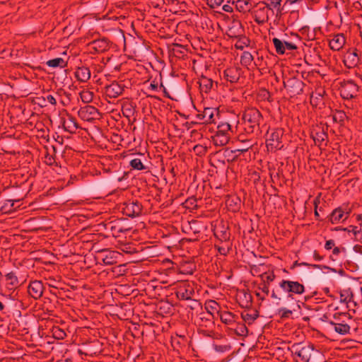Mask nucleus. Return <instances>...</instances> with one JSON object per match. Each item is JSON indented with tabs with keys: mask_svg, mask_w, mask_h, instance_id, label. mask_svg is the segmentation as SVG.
<instances>
[{
	"mask_svg": "<svg viewBox=\"0 0 362 362\" xmlns=\"http://www.w3.org/2000/svg\"><path fill=\"white\" fill-rule=\"evenodd\" d=\"M264 347L267 348V345L265 346V342L264 341H256L255 344L252 346L250 351H253L259 349H262Z\"/></svg>",
	"mask_w": 362,
	"mask_h": 362,
	"instance_id": "nucleus-41",
	"label": "nucleus"
},
{
	"mask_svg": "<svg viewBox=\"0 0 362 362\" xmlns=\"http://www.w3.org/2000/svg\"><path fill=\"white\" fill-rule=\"evenodd\" d=\"M223 10L224 11H226V12H229V13H230V12H232V11H233V8H232V6H230V5L225 4V5H223Z\"/></svg>",
	"mask_w": 362,
	"mask_h": 362,
	"instance_id": "nucleus-54",
	"label": "nucleus"
},
{
	"mask_svg": "<svg viewBox=\"0 0 362 362\" xmlns=\"http://www.w3.org/2000/svg\"><path fill=\"white\" fill-rule=\"evenodd\" d=\"M325 94V90L322 87H317L310 95V103L315 106L318 105L322 101V98Z\"/></svg>",
	"mask_w": 362,
	"mask_h": 362,
	"instance_id": "nucleus-23",
	"label": "nucleus"
},
{
	"mask_svg": "<svg viewBox=\"0 0 362 362\" xmlns=\"http://www.w3.org/2000/svg\"><path fill=\"white\" fill-rule=\"evenodd\" d=\"M282 135L283 130L281 129H276L270 134L267 139V148L269 151H276L283 148L284 145L281 142Z\"/></svg>",
	"mask_w": 362,
	"mask_h": 362,
	"instance_id": "nucleus-8",
	"label": "nucleus"
},
{
	"mask_svg": "<svg viewBox=\"0 0 362 362\" xmlns=\"http://www.w3.org/2000/svg\"><path fill=\"white\" fill-rule=\"evenodd\" d=\"M279 313L281 315V318H286L292 314V311L284 308L279 310Z\"/></svg>",
	"mask_w": 362,
	"mask_h": 362,
	"instance_id": "nucleus-44",
	"label": "nucleus"
},
{
	"mask_svg": "<svg viewBox=\"0 0 362 362\" xmlns=\"http://www.w3.org/2000/svg\"><path fill=\"white\" fill-rule=\"evenodd\" d=\"M207 1H208V4L211 8H215V7L220 6L223 1V0H207Z\"/></svg>",
	"mask_w": 362,
	"mask_h": 362,
	"instance_id": "nucleus-46",
	"label": "nucleus"
},
{
	"mask_svg": "<svg viewBox=\"0 0 362 362\" xmlns=\"http://www.w3.org/2000/svg\"><path fill=\"white\" fill-rule=\"evenodd\" d=\"M4 308V304L0 301V310L2 311Z\"/></svg>",
	"mask_w": 362,
	"mask_h": 362,
	"instance_id": "nucleus-64",
	"label": "nucleus"
},
{
	"mask_svg": "<svg viewBox=\"0 0 362 362\" xmlns=\"http://www.w3.org/2000/svg\"><path fill=\"white\" fill-rule=\"evenodd\" d=\"M46 64L48 66L53 68H64L66 66V62L61 57L50 59L47 61Z\"/></svg>",
	"mask_w": 362,
	"mask_h": 362,
	"instance_id": "nucleus-33",
	"label": "nucleus"
},
{
	"mask_svg": "<svg viewBox=\"0 0 362 362\" xmlns=\"http://www.w3.org/2000/svg\"><path fill=\"white\" fill-rule=\"evenodd\" d=\"M274 10H276V18L280 19L283 15L284 8L281 5L279 8H276Z\"/></svg>",
	"mask_w": 362,
	"mask_h": 362,
	"instance_id": "nucleus-49",
	"label": "nucleus"
},
{
	"mask_svg": "<svg viewBox=\"0 0 362 362\" xmlns=\"http://www.w3.org/2000/svg\"><path fill=\"white\" fill-rule=\"evenodd\" d=\"M346 38L343 34H337L329 40V47L332 50L338 51L345 45Z\"/></svg>",
	"mask_w": 362,
	"mask_h": 362,
	"instance_id": "nucleus-18",
	"label": "nucleus"
},
{
	"mask_svg": "<svg viewBox=\"0 0 362 362\" xmlns=\"http://www.w3.org/2000/svg\"><path fill=\"white\" fill-rule=\"evenodd\" d=\"M262 291L265 293L267 296L269 293V285H268L266 282H264L262 286L260 288Z\"/></svg>",
	"mask_w": 362,
	"mask_h": 362,
	"instance_id": "nucleus-48",
	"label": "nucleus"
},
{
	"mask_svg": "<svg viewBox=\"0 0 362 362\" xmlns=\"http://www.w3.org/2000/svg\"><path fill=\"white\" fill-rule=\"evenodd\" d=\"M62 126L64 130L69 133H74L79 128L76 119L69 115H68L66 119H63Z\"/></svg>",
	"mask_w": 362,
	"mask_h": 362,
	"instance_id": "nucleus-20",
	"label": "nucleus"
},
{
	"mask_svg": "<svg viewBox=\"0 0 362 362\" xmlns=\"http://www.w3.org/2000/svg\"><path fill=\"white\" fill-rule=\"evenodd\" d=\"M269 2L266 3L268 8L272 14L274 13V9L279 8L281 5L282 0H268Z\"/></svg>",
	"mask_w": 362,
	"mask_h": 362,
	"instance_id": "nucleus-39",
	"label": "nucleus"
},
{
	"mask_svg": "<svg viewBox=\"0 0 362 362\" xmlns=\"http://www.w3.org/2000/svg\"><path fill=\"white\" fill-rule=\"evenodd\" d=\"M9 342H10V344H11V345H10V346H8V348H9V349H12V351H13L14 349H16V348L17 349V345H16V344H14L13 341H9Z\"/></svg>",
	"mask_w": 362,
	"mask_h": 362,
	"instance_id": "nucleus-59",
	"label": "nucleus"
},
{
	"mask_svg": "<svg viewBox=\"0 0 362 362\" xmlns=\"http://www.w3.org/2000/svg\"><path fill=\"white\" fill-rule=\"evenodd\" d=\"M284 45L285 47V51L286 49L289 50V51H293V50H296L298 49V47L296 46V45L293 42L284 41Z\"/></svg>",
	"mask_w": 362,
	"mask_h": 362,
	"instance_id": "nucleus-45",
	"label": "nucleus"
},
{
	"mask_svg": "<svg viewBox=\"0 0 362 362\" xmlns=\"http://www.w3.org/2000/svg\"><path fill=\"white\" fill-rule=\"evenodd\" d=\"M142 205L137 201H129L123 204L122 212L129 217L134 218L141 215L142 212Z\"/></svg>",
	"mask_w": 362,
	"mask_h": 362,
	"instance_id": "nucleus-9",
	"label": "nucleus"
},
{
	"mask_svg": "<svg viewBox=\"0 0 362 362\" xmlns=\"http://www.w3.org/2000/svg\"><path fill=\"white\" fill-rule=\"evenodd\" d=\"M284 86L290 96L293 97L303 93L304 83L296 77H289L284 81Z\"/></svg>",
	"mask_w": 362,
	"mask_h": 362,
	"instance_id": "nucleus-5",
	"label": "nucleus"
},
{
	"mask_svg": "<svg viewBox=\"0 0 362 362\" xmlns=\"http://www.w3.org/2000/svg\"><path fill=\"white\" fill-rule=\"evenodd\" d=\"M253 61V56L249 52H244L240 57V63L244 66H250Z\"/></svg>",
	"mask_w": 362,
	"mask_h": 362,
	"instance_id": "nucleus-35",
	"label": "nucleus"
},
{
	"mask_svg": "<svg viewBox=\"0 0 362 362\" xmlns=\"http://www.w3.org/2000/svg\"><path fill=\"white\" fill-rule=\"evenodd\" d=\"M335 245V243L333 240H329L326 241L325 245V248L327 250H331Z\"/></svg>",
	"mask_w": 362,
	"mask_h": 362,
	"instance_id": "nucleus-47",
	"label": "nucleus"
},
{
	"mask_svg": "<svg viewBox=\"0 0 362 362\" xmlns=\"http://www.w3.org/2000/svg\"><path fill=\"white\" fill-rule=\"evenodd\" d=\"M125 86L118 82H112L105 87V95L110 98H116L121 95Z\"/></svg>",
	"mask_w": 362,
	"mask_h": 362,
	"instance_id": "nucleus-12",
	"label": "nucleus"
},
{
	"mask_svg": "<svg viewBox=\"0 0 362 362\" xmlns=\"http://www.w3.org/2000/svg\"><path fill=\"white\" fill-rule=\"evenodd\" d=\"M103 252L105 253L102 260L105 265H112L117 263V259L120 255L118 252L111 250H104Z\"/></svg>",
	"mask_w": 362,
	"mask_h": 362,
	"instance_id": "nucleus-22",
	"label": "nucleus"
},
{
	"mask_svg": "<svg viewBox=\"0 0 362 362\" xmlns=\"http://www.w3.org/2000/svg\"><path fill=\"white\" fill-rule=\"evenodd\" d=\"M235 6L240 12L243 13L248 12L253 8V6L250 0H238Z\"/></svg>",
	"mask_w": 362,
	"mask_h": 362,
	"instance_id": "nucleus-29",
	"label": "nucleus"
},
{
	"mask_svg": "<svg viewBox=\"0 0 362 362\" xmlns=\"http://www.w3.org/2000/svg\"><path fill=\"white\" fill-rule=\"evenodd\" d=\"M222 238L226 240L228 238V233L226 231H222Z\"/></svg>",
	"mask_w": 362,
	"mask_h": 362,
	"instance_id": "nucleus-62",
	"label": "nucleus"
},
{
	"mask_svg": "<svg viewBox=\"0 0 362 362\" xmlns=\"http://www.w3.org/2000/svg\"><path fill=\"white\" fill-rule=\"evenodd\" d=\"M199 83L201 91L205 93H209L214 86L213 80L206 76H202L199 79Z\"/></svg>",
	"mask_w": 362,
	"mask_h": 362,
	"instance_id": "nucleus-25",
	"label": "nucleus"
},
{
	"mask_svg": "<svg viewBox=\"0 0 362 362\" xmlns=\"http://www.w3.org/2000/svg\"><path fill=\"white\" fill-rule=\"evenodd\" d=\"M130 166L134 169L138 170H141L145 169V166L141 162L140 158H134L130 161Z\"/></svg>",
	"mask_w": 362,
	"mask_h": 362,
	"instance_id": "nucleus-38",
	"label": "nucleus"
},
{
	"mask_svg": "<svg viewBox=\"0 0 362 362\" xmlns=\"http://www.w3.org/2000/svg\"><path fill=\"white\" fill-rule=\"evenodd\" d=\"M243 320L248 324L252 323L259 316L257 310L245 311L241 314Z\"/></svg>",
	"mask_w": 362,
	"mask_h": 362,
	"instance_id": "nucleus-31",
	"label": "nucleus"
},
{
	"mask_svg": "<svg viewBox=\"0 0 362 362\" xmlns=\"http://www.w3.org/2000/svg\"><path fill=\"white\" fill-rule=\"evenodd\" d=\"M347 230L349 233L354 234L355 238H358V235L361 233V229L357 226H351L347 228Z\"/></svg>",
	"mask_w": 362,
	"mask_h": 362,
	"instance_id": "nucleus-42",
	"label": "nucleus"
},
{
	"mask_svg": "<svg viewBox=\"0 0 362 362\" xmlns=\"http://www.w3.org/2000/svg\"><path fill=\"white\" fill-rule=\"evenodd\" d=\"M312 138L314 140L315 144L318 146L321 147L323 145L325 146H327L326 141L327 140L328 136L324 129L313 132L312 133Z\"/></svg>",
	"mask_w": 362,
	"mask_h": 362,
	"instance_id": "nucleus-19",
	"label": "nucleus"
},
{
	"mask_svg": "<svg viewBox=\"0 0 362 362\" xmlns=\"http://www.w3.org/2000/svg\"><path fill=\"white\" fill-rule=\"evenodd\" d=\"M219 113L217 109L206 107L204 111L197 115V119L203 124L214 123Z\"/></svg>",
	"mask_w": 362,
	"mask_h": 362,
	"instance_id": "nucleus-11",
	"label": "nucleus"
},
{
	"mask_svg": "<svg viewBox=\"0 0 362 362\" xmlns=\"http://www.w3.org/2000/svg\"><path fill=\"white\" fill-rule=\"evenodd\" d=\"M20 202V199H8L5 202L4 205L1 206V210L4 213L11 212L16 209L19 205H16Z\"/></svg>",
	"mask_w": 362,
	"mask_h": 362,
	"instance_id": "nucleus-28",
	"label": "nucleus"
},
{
	"mask_svg": "<svg viewBox=\"0 0 362 362\" xmlns=\"http://www.w3.org/2000/svg\"><path fill=\"white\" fill-rule=\"evenodd\" d=\"M315 216L316 217V218L317 219L318 217H319V214L317 211V202H316V200H315Z\"/></svg>",
	"mask_w": 362,
	"mask_h": 362,
	"instance_id": "nucleus-61",
	"label": "nucleus"
},
{
	"mask_svg": "<svg viewBox=\"0 0 362 362\" xmlns=\"http://www.w3.org/2000/svg\"><path fill=\"white\" fill-rule=\"evenodd\" d=\"M232 134L231 126L226 122H220L217 126V132L213 136V142L216 146H223L226 145Z\"/></svg>",
	"mask_w": 362,
	"mask_h": 362,
	"instance_id": "nucleus-2",
	"label": "nucleus"
},
{
	"mask_svg": "<svg viewBox=\"0 0 362 362\" xmlns=\"http://www.w3.org/2000/svg\"><path fill=\"white\" fill-rule=\"evenodd\" d=\"M244 142L246 144L245 146H243V148H242L235 150V152L245 153L247 151L253 146V144H251L250 141L249 140H246Z\"/></svg>",
	"mask_w": 362,
	"mask_h": 362,
	"instance_id": "nucleus-43",
	"label": "nucleus"
},
{
	"mask_svg": "<svg viewBox=\"0 0 362 362\" xmlns=\"http://www.w3.org/2000/svg\"><path fill=\"white\" fill-rule=\"evenodd\" d=\"M218 316L222 322L226 325H231L235 322V315L228 311L220 312Z\"/></svg>",
	"mask_w": 362,
	"mask_h": 362,
	"instance_id": "nucleus-30",
	"label": "nucleus"
},
{
	"mask_svg": "<svg viewBox=\"0 0 362 362\" xmlns=\"http://www.w3.org/2000/svg\"><path fill=\"white\" fill-rule=\"evenodd\" d=\"M272 42L276 49V52L279 54H284L285 53L284 42L276 37L273 38Z\"/></svg>",
	"mask_w": 362,
	"mask_h": 362,
	"instance_id": "nucleus-34",
	"label": "nucleus"
},
{
	"mask_svg": "<svg viewBox=\"0 0 362 362\" xmlns=\"http://www.w3.org/2000/svg\"><path fill=\"white\" fill-rule=\"evenodd\" d=\"M92 48L98 53L105 52L109 49V44L105 39L96 40L91 43Z\"/></svg>",
	"mask_w": 362,
	"mask_h": 362,
	"instance_id": "nucleus-24",
	"label": "nucleus"
},
{
	"mask_svg": "<svg viewBox=\"0 0 362 362\" xmlns=\"http://www.w3.org/2000/svg\"><path fill=\"white\" fill-rule=\"evenodd\" d=\"M340 252V249L338 247H335L333 248L332 253L334 255H339Z\"/></svg>",
	"mask_w": 362,
	"mask_h": 362,
	"instance_id": "nucleus-57",
	"label": "nucleus"
},
{
	"mask_svg": "<svg viewBox=\"0 0 362 362\" xmlns=\"http://www.w3.org/2000/svg\"><path fill=\"white\" fill-rule=\"evenodd\" d=\"M234 200L235 201V205H237V204H240V199H239V198H238V197L235 198V199H234Z\"/></svg>",
	"mask_w": 362,
	"mask_h": 362,
	"instance_id": "nucleus-63",
	"label": "nucleus"
},
{
	"mask_svg": "<svg viewBox=\"0 0 362 362\" xmlns=\"http://www.w3.org/2000/svg\"><path fill=\"white\" fill-rule=\"evenodd\" d=\"M86 345L85 351L83 352L81 349H78L79 354H84L86 355H97L100 354L102 349L100 348L101 345L100 344V341H86L84 344Z\"/></svg>",
	"mask_w": 362,
	"mask_h": 362,
	"instance_id": "nucleus-14",
	"label": "nucleus"
},
{
	"mask_svg": "<svg viewBox=\"0 0 362 362\" xmlns=\"http://www.w3.org/2000/svg\"><path fill=\"white\" fill-rule=\"evenodd\" d=\"M213 349L218 354H223L231 349L230 344L227 341H218V343H213Z\"/></svg>",
	"mask_w": 362,
	"mask_h": 362,
	"instance_id": "nucleus-26",
	"label": "nucleus"
},
{
	"mask_svg": "<svg viewBox=\"0 0 362 362\" xmlns=\"http://www.w3.org/2000/svg\"><path fill=\"white\" fill-rule=\"evenodd\" d=\"M256 296L259 298L260 300H264L265 299V296H262L260 293H256Z\"/></svg>",
	"mask_w": 362,
	"mask_h": 362,
	"instance_id": "nucleus-60",
	"label": "nucleus"
},
{
	"mask_svg": "<svg viewBox=\"0 0 362 362\" xmlns=\"http://www.w3.org/2000/svg\"><path fill=\"white\" fill-rule=\"evenodd\" d=\"M75 77L80 82H86L90 78V71L86 66L78 67L74 73Z\"/></svg>",
	"mask_w": 362,
	"mask_h": 362,
	"instance_id": "nucleus-21",
	"label": "nucleus"
},
{
	"mask_svg": "<svg viewBox=\"0 0 362 362\" xmlns=\"http://www.w3.org/2000/svg\"><path fill=\"white\" fill-rule=\"evenodd\" d=\"M242 119L247 133L252 134L259 132V124L262 120V115L257 108L246 109L243 114Z\"/></svg>",
	"mask_w": 362,
	"mask_h": 362,
	"instance_id": "nucleus-1",
	"label": "nucleus"
},
{
	"mask_svg": "<svg viewBox=\"0 0 362 362\" xmlns=\"http://www.w3.org/2000/svg\"><path fill=\"white\" fill-rule=\"evenodd\" d=\"M29 295L34 299H39L43 294L44 286L41 281L35 280L28 287Z\"/></svg>",
	"mask_w": 362,
	"mask_h": 362,
	"instance_id": "nucleus-13",
	"label": "nucleus"
},
{
	"mask_svg": "<svg viewBox=\"0 0 362 362\" xmlns=\"http://www.w3.org/2000/svg\"><path fill=\"white\" fill-rule=\"evenodd\" d=\"M81 100L85 103H88L93 100V93L89 90H83L80 93Z\"/></svg>",
	"mask_w": 362,
	"mask_h": 362,
	"instance_id": "nucleus-36",
	"label": "nucleus"
},
{
	"mask_svg": "<svg viewBox=\"0 0 362 362\" xmlns=\"http://www.w3.org/2000/svg\"><path fill=\"white\" fill-rule=\"evenodd\" d=\"M47 100L50 104L55 105L57 104V100L52 95H47Z\"/></svg>",
	"mask_w": 362,
	"mask_h": 362,
	"instance_id": "nucleus-52",
	"label": "nucleus"
},
{
	"mask_svg": "<svg viewBox=\"0 0 362 362\" xmlns=\"http://www.w3.org/2000/svg\"><path fill=\"white\" fill-rule=\"evenodd\" d=\"M334 330L341 334L347 333L350 329L349 326L346 324H334Z\"/></svg>",
	"mask_w": 362,
	"mask_h": 362,
	"instance_id": "nucleus-37",
	"label": "nucleus"
},
{
	"mask_svg": "<svg viewBox=\"0 0 362 362\" xmlns=\"http://www.w3.org/2000/svg\"><path fill=\"white\" fill-rule=\"evenodd\" d=\"M313 257L316 261H321L322 259V257L320 256L316 251L313 253Z\"/></svg>",
	"mask_w": 362,
	"mask_h": 362,
	"instance_id": "nucleus-56",
	"label": "nucleus"
},
{
	"mask_svg": "<svg viewBox=\"0 0 362 362\" xmlns=\"http://www.w3.org/2000/svg\"><path fill=\"white\" fill-rule=\"evenodd\" d=\"M194 151L197 153H203L206 152V149L202 146H195L194 148Z\"/></svg>",
	"mask_w": 362,
	"mask_h": 362,
	"instance_id": "nucleus-51",
	"label": "nucleus"
},
{
	"mask_svg": "<svg viewBox=\"0 0 362 362\" xmlns=\"http://www.w3.org/2000/svg\"><path fill=\"white\" fill-rule=\"evenodd\" d=\"M78 117L86 122H92L98 119L100 117L98 110L92 105L81 107L78 112Z\"/></svg>",
	"mask_w": 362,
	"mask_h": 362,
	"instance_id": "nucleus-10",
	"label": "nucleus"
},
{
	"mask_svg": "<svg viewBox=\"0 0 362 362\" xmlns=\"http://www.w3.org/2000/svg\"><path fill=\"white\" fill-rule=\"evenodd\" d=\"M205 308L208 311V313L211 315H213L214 314V313H216L218 315L219 313L221 312L219 310V308H220L219 304L214 300H209L205 304Z\"/></svg>",
	"mask_w": 362,
	"mask_h": 362,
	"instance_id": "nucleus-32",
	"label": "nucleus"
},
{
	"mask_svg": "<svg viewBox=\"0 0 362 362\" xmlns=\"http://www.w3.org/2000/svg\"><path fill=\"white\" fill-rule=\"evenodd\" d=\"M349 217V213L344 212L342 208L339 207L332 211L329 219L332 224H337L345 221Z\"/></svg>",
	"mask_w": 362,
	"mask_h": 362,
	"instance_id": "nucleus-17",
	"label": "nucleus"
},
{
	"mask_svg": "<svg viewBox=\"0 0 362 362\" xmlns=\"http://www.w3.org/2000/svg\"><path fill=\"white\" fill-rule=\"evenodd\" d=\"M271 297L274 299L281 300V298L277 296V295L276 294V293L274 290L272 292Z\"/></svg>",
	"mask_w": 362,
	"mask_h": 362,
	"instance_id": "nucleus-58",
	"label": "nucleus"
},
{
	"mask_svg": "<svg viewBox=\"0 0 362 362\" xmlns=\"http://www.w3.org/2000/svg\"><path fill=\"white\" fill-rule=\"evenodd\" d=\"M315 350L314 346L308 341H301L294 344L291 347V351L297 355L303 362H308Z\"/></svg>",
	"mask_w": 362,
	"mask_h": 362,
	"instance_id": "nucleus-3",
	"label": "nucleus"
},
{
	"mask_svg": "<svg viewBox=\"0 0 362 362\" xmlns=\"http://www.w3.org/2000/svg\"><path fill=\"white\" fill-rule=\"evenodd\" d=\"M354 250L357 252V253H359L361 255H362V245H356L354 247Z\"/></svg>",
	"mask_w": 362,
	"mask_h": 362,
	"instance_id": "nucleus-53",
	"label": "nucleus"
},
{
	"mask_svg": "<svg viewBox=\"0 0 362 362\" xmlns=\"http://www.w3.org/2000/svg\"><path fill=\"white\" fill-rule=\"evenodd\" d=\"M358 88V86L354 81H344L341 83L340 95L344 99H351L357 95Z\"/></svg>",
	"mask_w": 362,
	"mask_h": 362,
	"instance_id": "nucleus-6",
	"label": "nucleus"
},
{
	"mask_svg": "<svg viewBox=\"0 0 362 362\" xmlns=\"http://www.w3.org/2000/svg\"><path fill=\"white\" fill-rule=\"evenodd\" d=\"M218 252L221 254V255H226L227 253H228V250L224 248V247H219L218 248Z\"/></svg>",
	"mask_w": 362,
	"mask_h": 362,
	"instance_id": "nucleus-55",
	"label": "nucleus"
},
{
	"mask_svg": "<svg viewBox=\"0 0 362 362\" xmlns=\"http://www.w3.org/2000/svg\"><path fill=\"white\" fill-rule=\"evenodd\" d=\"M262 278L264 279V282H266L268 285L275 279V274L273 272L267 273L264 272L262 275Z\"/></svg>",
	"mask_w": 362,
	"mask_h": 362,
	"instance_id": "nucleus-40",
	"label": "nucleus"
},
{
	"mask_svg": "<svg viewBox=\"0 0 362 362\" xmlns=\"http://www.w3.org/2000/svg\"><path fill=\"white\" fill-rule=\"evenodd\" d=\"M223 77L232 83H236L240 77V69L235 66L228 68L223 71Z\"/></svg>",
	"mask_w": 362,
	"mask_h": 362,
	"instance_id": "nucleus-16",
	"label": "nucleus"
},
{
	"mask_svg": "<svg viewBox=\"0 0 362 362\" xmlns=\"http://www.w3.org/2000/svg\"><path fill=\"white\" fill-rule=\"evenodd\" d=\"M254 21L258 25H263L269 21L271 15H273L268 8L265 1H259L253 6L252 12Z\"/></svg>",
	"mask_w": 362,
	"mask_h": 362,
	"instance_id": "nucleus-4",
	"label": "nucleus"
},
{
	"mask_svg": "<svg viewBox=\"0 0 362 362\" xmlns=\"http://www.w3.org/2000/svg\"><path fill=\"white\" fill-rule=\"evenodd\" d=\"M158 84L156 83H155V81H153L152 83H151V84L148 87V90L155 92V91L158 90Z\"/></svg>",
	"mask_w": 362,
	"mask_h": 362,
	"instance_id": "nucleus-50",
	"label": "nucleus"
},
{
	"mask_svg": "<svg viewBox=\"0 0 362 362\" xmlns=\"http://www.w3.org/2000/svg\"><path fill=\"white\" fill-rule=\"evenodd\" d=\"M280 288L286 293H289V296L292 294H303L305 292L304 286L298 281L290 280H282L279 283Z\"/></svg>",
	"mask_w": 362,
	"mask_h": 362,
	"instance_id": "nucleus-7",
	"label": "nucleus"
},
{
	"mask_svg": "<svg viewBox=\"0 0 362 362\" xmlns=\"http://www.w3.org/2000/svg\"><path fill=\"white\" fill-rule=\"evenodd\" d=\"M343 62L344 65L349 69L355 67L359 62V57L356 50L347 51L344 55Z\"/></svg>",
	"mask_w": 362,
	"mask_h": 362,
	"instance_id": "nucleus-15",
	"label": "nucleus"
},
{
	"mask_svg": "<svg viewBox=\"0 0 362 362\" xmlns=\"http://www.w3.org/2000/svg\"><path fill=\"white\" fill-rule=\"evenodd\" d=\"M5 278L10 289L16 288L19 286V281L15 272H8L5 275Z\"/></svg>",
	"mask_w": 362,
	"mask_h": 362,
	"instance_id": "nucleus-27",
	"label": "nucleus"
}]
</instances>
